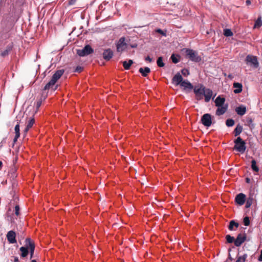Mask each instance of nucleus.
I'll list each match as a JSON object with an SVG mask.
<instances>
[{
    "instance_id": "f257e3e1",
    "label": "nucleus",
    "mask_w": 262,
    "mask_h": 262,
    "mask_svg": "<svg viewBox=\"0 0 262 262\" xmlns=\"http://www.w3.org/2000/svg\"><path fill=\"white\" fill-rule=\"evenodd\" d=\"M193 92L195 94V99L197 101H200L205 98V101L208 102L213 94L212 91L208 88H206L203 84H198L193 88Z\"/></svg>"
},
{
    "instance_id": "f03ea898",
    "label": "nucleus",
    "mask_w": 262,
    "mask_h": 262,
    "mask_svg": "<svg viewBox=\"0 0 262 262\" xmlns=\"http://www.w3.org/2000/svg\"><path fill=\"white\" fill-rule=\"evenodd\" d=\"M64 72V70L63 69L56 71L53 75L51 79L45 86L43 90L46 91L52 88Z\"/></svg>"
},
{
    "instance_id": "7ed1b4c3",
    "label": "nucleus",
    "mask_w": 262,
    "mask_h": 262,
    "mask_svg": "<svg viewBox=\"0 0 262 262\" xmlns=\"http://www.w3.org/2000/svg\"><path fill=\"white\" fill-rule=\"evenodd\" d=\"M234 149L237 151L243 154L246 149V142L241 137H237L234 141Z\"/></svg>"
},
{
    "instance_id": "20e7f679",
    "label": "nucleus",
    "mask_w": 262,
    "mask_h": 262,
    "mask_svg": "<svg viewBox=\"0 0 262 262\" xmlns=\"http://www.w3.org/2000/svg\"><path fill=\"white\" fill-rule=\"evenodd\" d=\"M186 56L189 59L193 62H199L201 61L202 58L198 53L190 49H185Z\"/></svg>"
},
{
    "instance_id": "39448f33",
    "label": "nucleus",
    "mask_w": 262,
    "mask_h": 262,
    "mask_svg": "<svg viewBox=\"0 0 262 262\" xmlns=\"http://www.w3.org/2000/svg\"><path fill=\"white\" fill-rule=\"evenodd\" d=\"M94 52V50L89 45H87L82 49L77 50V54L80 57L89 55Z\"/></svg>"
},
{
    "instance_id": "423d86ee",
    "label": "nucleus",
    "mask_w": 262,
    "mask_h": 262,
    "mask_svg": "<svg viewBox=\"0 0 262 262\" xmlns=\"http://www.w3.org/2000/svg\"><path fill=\"white\" fill-rule=\"evenodd\" d=\"M125 38L121 37L118 41L116 44L117 51L122 52L124 51L126 48L127 44L125 42Z\"/></svg>"
},
{
    "instance_id": "0eeeda50",
    "label": "nucleus",
    "mask_w": 262,
    "mask_h": 262,
    "mask_svg": "<svg viewBox=\"0 0 262 262\" xmlns=\"http://www.w3.org/2000/svg\"><path fill=\"white\" fill-rule=\"evenodd\" d=\"M201 121L205 126H210L212 124L211 115L209 114H204L201 117Z\"/></svg>"
},
{
    "instance_id": "6e6552de",
    "label": "nucleus",
    "mask_w": 262,
    "mask_h": 262,
    "mask_svg": "<svg viewBox=\"0 0 262 262\" xmlns=\"http://www.w3.org/2000/svg\"><path fill=\"white\" fill-rule=\"evenodd\" d=\"M246 60L248 63H250L255 68L259 66V63L256 56L248 55L247 56Z\"/></svg>"
},
{
    "instance_id": "1a4fd4ad",
    "label": "nucleus",
    "mask_w": 262,
    "mask_h": 262,
    "mask_svg": "<svg viewBox=\"0 0 262 262\" xmlns=\"http://www.w3.org/2000/svg\"><path fill=\"white\" fill-rule=\"evenodd\" d=\"M246 239V234H238L235 239L234 245L236 247H239Z\"/></svg>"
},
{
    "instance_id": "9d476101",
    "label": "nucleus",
    "mask_w": 262,
    "mask_h": 262,
    "mask_svg": "<svg viewBox=\"0 0 262 262\" xmlns=\"http://www.w3.org/2000/svg\"><path fill=\"white\" fill-rule=\"evenodd\" d=\"M246 201V195L243 193H238L235 198V203L239 205H243Z\"/></svg>"
},
{
    "instance_id": "9b49d317",
    "label": "nucleus",
    "mask_w": 262,
    "mask_h": 262,
    "mask_svg": "<svg viewBox=\"0 0 262 262\" xmlns=\"http://www.w3.org/2000/svg\"><path fill=\"white\" fill-rule=\"evenodd\" d=\"M183 81V77L180 73H177L172 79V83L176 85H181Z\"/></svg>"
},
{
    "instance_id": "f8f14e48",
    "label": "nucleus",
    "mask_w": 262,
    "mask_h": 262,
    "mask_svg": "<svg viewBox=\"0 0 262 262\" xmlns=\"http://www.w3.org/2000/svg\"><path fill=\"white\" fill-rule=\"evenodd\" d=\"M7 239L10 244L16 243V233L14 231H9L7 234Z\"/></svg>"
},
{
    "instance_id": "ddd939ff",
    "label": "nucleus",
    "mask_w": 262,
    "mask_h": 262,
    "mask_svg": "<svg viewBox=\"0 0 262 262\" xmlns=\"http://www.w3.org/2000/svg\"><path fill=\"white\" fill-rule=\"evenodd\" d=\"M103 58L106 61H109L113 56V52L111 49L104 50L102 54Z\"/></svg>"
},
{
    "instance_id": "4468645a",
    "label": "nucleus",
    "mask_w": 262,
    "mask_h": 262,
    "mask_svg": "<svg viewBox=\"0 0 262 262\" xmlns=\"http://www.w3.org/2000/svg\"><path fill=\"white\" fill-rule=\"evenodd\" d=\"M27 246L29 248V250H30V258L31 259L33 257V254L35 250V244L34 243L31 241V239L29 238H27Z\"/></svg>"
},
{
    "instance_id": "2eb2a0df",
    "label": "nucleus",
    "mask_w": 262,
    "mask_h": 262,
    "mask_svg": "<svg viewBox=\"0 0 262 262\" xmlns=\"http://www.w3.org/2000/svg\"><path fill=\"white\" fill-rule=\"evenodd\" d=\"M25 242H26L25 246L21 247L20 248V249H19L20 252H21L20 255L23 257H26L28 255V253H29V248L28 247V246H27V238L25 240Z\"/></svg>"
},
{
    "instance_id": "dca6fc26",
    "label": "nucleus",
    "mask_w": 262,
    "mask_h": 262,
    "mask_svg": "<svg viewBox=\"0 0 262 262\" xmlns=\"http://www.w3.org/2000/svg\"><path fill=\"white\" fill-rule=\"evenodd\" d=\"M218 108L216 110V115L217 116H221L226 113L228 109V104H225L224 106L217 107Z\"/></svg>"
},
{
    "instance_id": "f3484780",
    "label": "nucleus",
    "mask_w": 262,
    "mask_h": 262,
    "mask_svg": "<svg viewBox=\"0 0 262 262\" xmlns=\"http://www.w3.org/2000/svg\"><path fill=\"white\" fill-rule=\"evenodd\" d=\"M214 102H215V106L217 107H220L222 106H224V105H225L224 103L225 102V98L224 97H222L221 96H219L216 97Z\"/></svg>"
},
{
    "instance_id": "a211bd4d",
    "label": "nucleus",
    "mask_w": 262,
    "mask_h": 262,
    "mask_svg": "<svg viewBox=\"0 0 262 262\" xmlns=\"http://www.w3.org/2000/svg\"><path fill=\"white\" fill-rule=\"evenodd\" d=\"M236 113L239 116H243L246 112V107L243 105H241L235 108Z\"/></svg>"
},
{
    "instance_id": "6ab92c4d",
    "label": "nucleus",
    "mask_w": 262,
    "mask_h": 262,
    "mask_svg": "<svg viewBox=\"0 0 262 262\" xmlns=\"http://www.w3.org/2000/svg\"><path fill=\"white\" fill-rule=\"evenodd\" d=\"M254 193H252L251 192H250L248 198H247V200L245 201L246 202L245 207L246 208H248L251 206V205L253 203V200H254Z\"/></svg>"
},
{
    "instance_id": "aec40b11",
    "label": "nucleus",
    "mask_w": 262,
    "mask_h": 262,
    "mask_svg": "<svg viewBox=\"0 0 262 262\" xmlns=\"http://www.w3.org/2000/svg\"><path fill=\"white\" fill-rule=\"evenodd\" d=\"M233 88H235L233 91L235 94L240 93L243 90V85L242 83L239 82H234Z\"/></svg>"
},
{
    "instance_id": "412c9836",
    "label": "nucleus",
    "mask_w": 262,
    "mask_h": 262,
    "mask_svg": "<svg viewBox=\"0 0 262 262\" xmlns=\"http://www.w3.org/2000/svg\"><path fill=\"white\" fill-rule=\"evenodd\" d=\"M181 86L185 89L191 90L193 88V85L187 80H183L181 83Z\"/></svg>"
},
{
    "instance_id": "4be33fe9",
    "label": "nucleus",
    "mask_w": 262,
    "mask_h": 262,
    "mask_svg": "<svg viewBox=\"0 0 262 262\" xmlns=\"http://www.w3.org/2000/svg\"><path fill=\"white\" fill-rule=\"evenodd\" d=\"M139 72L143 77H146L150 72V69L148 67L140 68Z\"/></svg>"
},
{
    "instance_id": "5701e85b",
    "label": "nucleus",
    "mask_w": 262,
    "mask_h": 262,
    "mask_svg": "<svg viewBox=\"0 0 262 262\" xmlns=\"http://www.w3.org/2000/svg\"><path fill=\"white\" fill-rule=\"evenodd\" d=\"M243 129V126L239 124H238L234 130V136L237 137L242 132Z\"/></svg>"
},
{
    "instance_id": "b1692460",
    "label": "nucleus",
    "mask_w": 262,
    "mask_h": 262,
    "mask_svg": "<svg viewBox=\"0 0 262 262\" xmlns=\"http://www.w3.org/2000/svg\"><path fill=\"white\" fill-rule=\"evenodd\" d=\"M133 63V61L131 59H129L128 61H124L123 62V66L125 70H129Z\"/></svg>"
},
{
    "instance_id": "393cba45",
    "label": "nucleus",
    "mask_w": 262,
    "mask_h": 262,
    "mask_svg": "<svg viewBox=\"0 0 262 262\" xmlns=\"http://www.w3.org/2000/svg\"><path fill=\"white\" fill-rule=\"evenodd\" d=\"M238 226H239V224L238 223L236 222L234 220H231L229 223L228 229L231 231H233V230H234V229H233L234 227L237 228L238 227Z\"/></svg>"
},
{
    "instance_id": "a878e982",
    "label": "nucleus",
    "mask_w": 262,
    "mask_h": 262,
    "mask_svg": "<svg viewBox=\"0 0 262 262\" xmlns=\"http://www.w3.org/2000/svg\"><path fill=\"white\" fill-rule=\"evenodd\" d=\"M262 26V19L261 16H259L257 19L255 20L254 28H259Z\"/></svg>"
},
{
    "instance_id": "bb28decb",
    "label": "nucleus",
    "mask_w": 262,
    "mask_h": 262,
    "mask_svg": "<svg viewBox=\"0 0 262 262\" xmlns=\"http://www.w3.org/2000/svg\"><path fill=\"white\" fill-rule=\"evenodd\" d=\"M251 168L252 170L255 172H258L259 171V168L256 165V161L254 159L251 161Z\"/></svg>"
},
{
    "instance_id": "cd10ccee",
    "label": "nucleus",
    "mask_w": 262,
    "mask_h": 262,
    "mask_svg": "<svg viewBox=\"0 0 262 262\" xmlns=\"http://www.w3.org/2000/svg\"><path fill=\"white\" fill-rule=\"evenodd\" d=\"M223 34L226 37H231L233 35V33L230 29H225L223 31Z\"/></svg>"
},
{
    "instance_id": "c85d7f7f",
    "label": "nucleus",
    "mask_w": 262,
    "mask_h": 262,
    "mask_svg": "<svg viewBox=\"0 0 262 262\" xmlns=\"http://www.w3.org/2000/svg\"><path fill=\"white\" fill-rule=\"evenodd\" d=\"M11 50H12L11 47H7L4 51L2 52L1 56L2 57H5V56H7Z\"/></svg>"
},
{
    "instance_id": "c756f323",
    "label": "nucleus",
    "mask_w": 262,
    "mask_h": 262,
    "mask_svg": "<svg viewBox=\"0 0 262 262\" xmlns=\"http://www.w3.org/2000/svg\"><path fill=\"white\" fill-rule=\"evenodd\" d=\"M157 66L160 68L163 67L165 66V64L163 61L162 57L160 56L158 58L157 60Z\"/></svg>"
},
{
    "instance_id": "7c9ffc66",
    "label": "nucleus",
    "mask_w": 262,
    "mask_h": 262,
    "mask_svg": "<svg viewBox=\"0 0 262 262\" xmlns=\"http://www.w3.org/2000/svg\"><path fill=\"white\" fill-rule=\"evenodd\" d=\"M248 255L247 254H244L242 256H238L235 262H245Z\"/></svg>"
},
{
    "instance_id": "2f4dec72",
    "label": "nucleus",
    "mask_w": 262,
    "mask_h": 262,
    "mask_svg": "<svg viewBox=\"0 0 262 262\" xmlns=\"http://www.w3.org/2000/svg\"><path fill=\"white\" fill-rule=\"evenodd\" d=\"M235 121L232 119H228L226 121V125L228 127H231L234 125Z\"/></svg>"
},
{
    "instance_id": "473e14b6",
    "label": "nucleus",
    "mask_w": 262,
    "mask_h": 262,
    "mask_svg": "<svg viewBox=\"0 0 262 262\" xmlns=\"http://www.w3.org/2000/svg\"><path fill=\"white\" fill-rule=\"evenodd\" d=\"M226 239L227 241V242L228 243H234V241H235V238L233 236H231L229 234H228L226 236Z\"/></svg>"
},
{
    "instance_id": "72a5a7b5",
    "label": "nucleus",
    "mask_w": 262,
    "mask_h": 262,
    "mask_svg": "<svg viewBox=\"0 0 262 262\" xmlns=\"http://www.w3.org/2000/svg\"><path fill=\"white\" fill-rule=\"evenodd\" d=\"M170 59L174 63H177L179 62V58L174 54L171 55Z\"/></svg>"
},
{
    "instance_id": "f704fd0d",
    "label": "nucleus",
    "mask_w": 262,
    "mask_h": 262,
    "mask_svg": "<svg viewBox=\"0 0 262 262\" xmlns=\"http://www.w3.org/2000/svg\"><path fill=\"white\" fill-rule=\"evenodd\" d=\"M181 72L182 74L185 77L188 76L190 74L189 71L187 69H183Z\"/></svg>"
},
{
    "instance_id": "c9c22d12",
    "label": "nucleus",
    "mask_w": 262,
    "mask_h": 262,
    "mask_svg": "<svg viewBox=\"0 0 262 262\" xmlns=\"http://www.w3.org/2000/svg\"><path fill=\"white\" fill-rule=\"evenodd\" d=\"M14 130H15V135H17V136L18 135L20 136V129H19V122H17V124L15 125Z\"/></svg>"
},
{
    "instance_id": "e433bc0d",
    "label": "nucleus",
    "mask_w": 262,
    "mask_h": 262,
    "mask_svg": "<svg viewBox=\"0 0 262 262\" xmlns=\"http://www.w3.org/2000/svg\"><path fill=\"white\" fill-rule=\"evenodd\" d=\"M34 122H35L34 119V118H31L29 120L28 123L27 125V126H28V128H31L32 126H33V125L34 124Z\"/></svg>"
},
{
    "instance_id": "4c0bfd02",
    "label": "nucleus",
    "mask_w": 262,
    "mask_h": 262,
    "mask_svg": "<svg viewBox=\"0 0 262 262\" xmlns=\"http://www.w3.org/2000/svg\"><path fill=\"white\" fill-rule=\"evenodd\" d=\"M243 223L245 226H248L250 225V220L248 216H246L244 218Z\"/></svg>"
},
{
    "instance_id": "58836bf2",
    "label": "nucleus",
    "mask_w": 262,
    "mask_h": 262,
    "mask_svg": "<svg viewBox=\"0 0 262 262\" xmlns=\"http://www.w3.org/2000/svg\"><path fill=\"white\" fill-rule=\"evenodd\" d=\"M156 32L162 35L163 36H166V32L165 31H164L163 30L161 29H157L156 30Z\"/></svg>"
},
{
    "instance_id": "ea45409f",
    "label": "nucleus",
    "mask_w": 262,
    "mask_h": 262,
    "mask_svg": "<svg viewBox=\"0 0 262 262\" xmlns=\"http://www.w3.org/2000/svg\"><path fill=\"white\" fill-rule=\"evenodd\" d=\"M247 123L248 124V125L251 128H253L254 127V125L253 123V121L252 119H250L248 120Z\"/></svg>"
},
{
    "instance_id": "a19ab883",
    "label": "nucleus",
    "mask_w": 262,
    "mask_h": 262,
    "mask_svg": "<svg viewBox=\"0 0 262 262\" xmlns=\"http://www.w3.org/2000/svg\"><path fill=\"white\" fill-rule=\"evenodd\" d=\"M41 103H42L41 99H40L36 101V102L35 103V106H36V108L37 110H38L39 108V107L41 106Z\"/></svg>"
},
{
    "instance_id": "79ce46f5",
    "label": "nucleus",
    "mask_w": 262,
    "mask_h": 262,
    "mask_svg": "<svg viewBox=\"0 0 262 262\" xmlns=\"http://www.w3.org/2000/svg\"><path fill=\"white\" fill-rule=\"evenodd\" d=\"M83 68L80 66H77L75 68L74 72L80 73L82 71Z\"/></svg>"
},
{
    "instance_id": "37998d69",
    "label": "nucleus",
    "mask_w": 262,
    "mask_h": 262,
    "mask_svg": "<svg viewBox=\"0 0 262 262\" xmlns=\"http://www.w3.org/2000/svg\"><path fill=\"white\" fill-rule=\"evenodd\" d=\"M15 213L16 215H18L19 214V207L18 205L15 206Z\"/></svg>"
},
{
    "instance_id": "c03bdc74",
    "label": "nucleus",
    "mask_w": 262,
    "mask_h": 262,
    "mask_svg": "<svg viewBox=\"0 0 262 262\" xmlns=\"http://www.w3.org/2000/svg\"><path fill=\"white\" fill-rule=\"evenodd\" d=\"M145 60L147 61H149V62H151L152 59L150 57V56H147L145 57Z\"/></svg>"
},
{
    "instance_id": "a18cd8bd",
    "label": "nucleus",
    "mask_w": 262,
    "mask_h": 262,
    "mask_svg": "<svg viewBox=\"0 0 262 262\" xmlns=\"http://www.w3.org/2000/svg\"><path fill=\"white\" fill-rule=\"evenodd\" d=\"M6 140H7V138H4L2 140V141H1V142L0 143V144H1V146L3 145V144H5L6 143Z\"/></svg>"
},
{
    "instance_id": "49530a36",
    "label": "nucleus",
    "mask_w": 262,
    "mask_h": 262,
    "mask_svg": "<svg viewBox=\"0 0 262 262\" xmlns=\"http://www.w3.org/2000/svg\"><path fill=\"white\" fill-rule=\"evenodd\" d=\"M19 136H20L19 135H18L17 136V135H15V137H14V138L13 139V142L14 143H15L17 141V139L19 137Z\"/></svg>"
},
{
    "instance_id": "de8ad7c7",
    "label": "nucleus",
    "mask_w": 262,
    "mask_h": 262,
    "mask_svg": "<svg viewBox=\"0 0 262 262\" xmlns=\"http://www.w3.org/2000/svg\"><path fill=\"white\" fill-rule=\"evenodd\" d=\"M258 260L259 261H262V250H261L260 251V255L258 257Z\"/></svg>"
},
{
    "instance_id": "09e8293b",
    "label": "nucleus",
    "mask_w": 262,
    "mask_h": 262,
    "mask_svg": "<svg viewBox=\"0 0 262 262\" xmlns=\"http://www.w3.org/2000/svg\"><path fill=\"white\" fill-rule=\"evenodd\" d=\"M137 45L136 43L133 44V45H130V47L132 48H137Z\"/></svg>"
},
{
    "instance_id": "8fccbe9b",
    "label": "nucleus",
    "mask_w": 262,
    "mask_h": 262,
    "mask_svg": "<svg viewBox=\"0 0 262 262\" xmlns=\"http://www.w3.org/2000/svg\"><path fill=\"white\" fill-rule=\"evenodd\" d=\"M228 78L231 80L233 78V76L232 74H230L228 75Z\"/></svg>"
},
{
    "instance_id": "3c124183",
    "label": "nucleus",
    "mask_w": 262,
    "mask_h": 262,
    "mask_svg": "<svg viewBox=\"0 0 262 262\" xmlns=\"http://www.w3.org/2000/svg\"><path fill=\"white\" fill-rule=\"evenodd\" d=\"M245 181L247 183H249L251 181L250 179L249 178H246Z\"/></svg>"
},
{
    "instance_id": "603ef678",
    "label": "nucleus",
    "mask_w": 262,
    "mask_h": 262,
    "mask_svg": "<svg viewBox=\"0 0 262 262\" xmlns=\"http://www.w3.org/2000/svg\"><path fill=\"white\" fill-rule=\"evenodd\" d=\"M29 129L30 128H28V126H26L25 129V130H24V134H26L28 132Z\"/></svg>"
},
{
    "instance_id": "864d4df0",
    "label": "nucleus",
    "mask_w": 262,
    "mask_h": 262,
    "mask_svg": "<svg viewBox=\"0 0 262 262\" xmlns=\"http://www.w3.org/2000/svg\"><path fill=\"white\" fill-rule=\"evenodd\" d=\"M14 262H19V259L17 257H15L14 259Z\"/></svg>"
},
{
    "instance_id": "5fc2aeb1",
    "label": "nucleus",
    "mask_w": 262,
    "mask_h": 262,
    "mask_svg": "<svg viewBox=\"0 0 262 262\" xmlns=\"http://www.w3.org/2000/svg\"><path fill=\"white\" fill-rule=\"evenodd\" d=\"M246 4L247 5H249L251 4V1L250 0H246Z\"/></svg>"
},
{
    "instance_id": "6e6d98bb",
    "label": "nucleus",
    "mask_w": 262,
    "mask_h": 262,
    "mask_svg": "<svg viewBox=\"0 0 262 262\" xmlns=\"http://www.w3.org/2000/svg\"><path fill=\"white\" fill-rule=\"evenodd\" d=\"M58 85H56L55 88L53 89V91H55L57 89V88H58Z\"/></svg>"
},
{
    "instance_id": "4d7b16f0",
    "label": "nucleus",
    "mask_w": 262,
    "mask_h": 262,
    "mask_svg": "<svg viewBox=\"0 0 262 262\" xmlns=\"http://www.w3.org/2000/svg\"><path fill=\"white\" fill-rule=\"evenodd\" d=\"M2 165H3L2 162L0 161V168H1L2 167Z\"/></svg>"
},
{
    "instance_id": "13d9d810",
    "label": "nucleus",
    "mask_w": 262,
    "mask_h": 262,
    "mask_svg": "<svg viewBox=\"0 0 262 262\" xmlns=\"http://www.w3.org/2000/svg\"><path fill=\"white\" fill-rule=\"evenodd\" d=\"M31 262H36V261L35 259H33L32 260Z\"/></svg>"
}]
</instances>
